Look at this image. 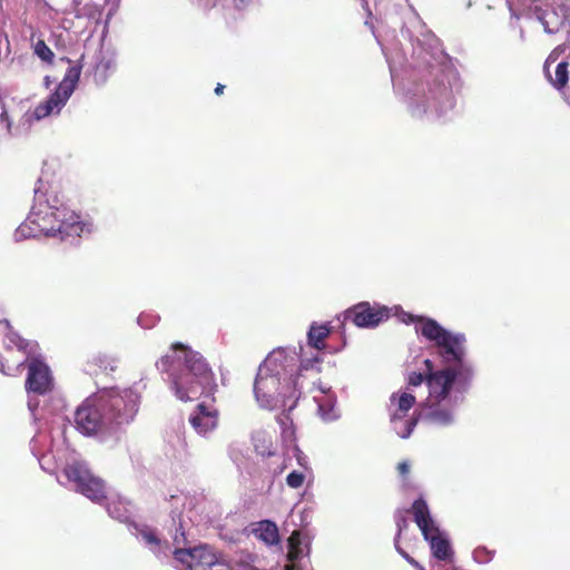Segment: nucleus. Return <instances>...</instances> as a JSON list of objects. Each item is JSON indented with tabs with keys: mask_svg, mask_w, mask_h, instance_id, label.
<instances>
[{
	"mask_svg": "<svg viewBox=\"0 0 570 570\" xmlns=\"http://www.w3.org/2000/svg\"><path fill=\"white\" fill-rule=\"evenodd\" d=\"M85 230L79 216L62 202L56 188L43 175L35 187V203L24 223L14 232L17 242L45 235L73 243Z\"/></svg>",
	"mask_w": 570,
	"mask_h": 570,
	"instance_id": "nucleus-1",
	"label": "nucleus"
},
{
	"mask_svg": "<svg viewBox=\"0 0 570 570\" xmlns=\"http://www.w3.org/2000/svg\"><path fill=\"white\" fill-rule=\"evenodd\" d=\"M139 399L132 389H111L87 397L75 412L76 429L88 436L107 434L134 420Z\"/></svg>",
	"mask_w": 570,
	"mask_h": 570,
	"instance_id": "nucleus-2",
	"label": "nucleus"
},
{
	"mask_svg": "<svg viewBox=\"0 0 570 570\" xmlns=\"http://www.w3.org/2000/svg\"><path fill=\"white\" fill-rule=\"evenodd\" d=\"M156 366L168 374L170 390L183 402L212 395L216 390L214 374L205 358L183 344L173 345L171 354L163 356Z\"/></svg>",
	"mask_w": 570,
	"mask_h": 570,
	"instance_id": "nucleus-3",
	"label": "nucleus"
},
{
	"mask_svg": "<svg viewBox=\"0 0 570 570\" xmlns=\"http://www.w3.org/2000/svg\"><path fill=\"white\" fill-rule=\"evenodd\" d=\"M170 541H161L156 532L142 527L138 529L137 537L149 548L158 559L174 557L175 567L179 570H207L217 563L215 551L207 544L193 547L187 539L180 515L173 517V525L168 530Z\"/></svg>",
	"mask_w": 570,
	"mask_h": 570,
	"instance_id": "nucleus-4",
	"label": "nucleus"
},
{
	"mask_svg": "<svg viewBox=\"0 0 570 570\" xmlns=\"http://www.w3.org/2000/svg\"><path fill=\"white\" fill-rule=\"evenodd\" d=\"M29 343L13 332L7 320L0 321V371L6 375H16L28 362L26 389L28 393L43 395L52 389L53 380L48 365L38 357H29L33 347L27 352Z\"/></svg>",
	"mask_w": 570,
	"mask_h": 570,
	"instance_id": "nucleus-5",
	"label": "nucleus"
},
{
	"mask_svg": "<svg viewBox=\"0 0 570 570\" xmlns=\"http://www.w3.org/2000/svg\"><path fill=\"white\" fill-rule=\"evenodd\" d=\"M63 475L72 482L76 490L94 502H105L108 514L120 521L128 522L131 517L130 503L120 497H108L104 482L94 476L82 462H73L63 469Z\"/></svg>",
	"mask_w": 570,
	"mask_h": 570,
	"instance_id": "nucleus-6",
	"label": "nucleus"
},
{
	"mask_svg": "<svg viewBox=\"0 0 570 570\" xmlns=\"http://www.w3.org/2000/svg\"><path fill=\"white\" fill-rule=\"evenodd\" d=\"M454 366H448L442 370H434V364L431 360H424V365L428 367L426 385L429 389L430 401L441 403L446 400L453 387L456 391L465 392L472 381V370L463 361H450Z\"/></svg>",
	"mask_w": 570,
	"mask_h": 570,
	"instance_id": "nucleus-7",
	"label": "nucleus"
},
{
	"mask_svg": "<svg viewBox=\"0 0 570 570\" xmlns=\"http://www.w3.org/2000/svg\"><path fill=\"white\" fill-rule=\"evenodd\" d=\"M410 512L429 543L432 557L444 566L452 564L455 559L454 549L448 535L433 521L425 500L422 498L414 500Z\"/></svg>",
	"mask_w": 570,
	"mask_h": 570,
	"instance_id": "nucleus-8",
	"label": "nucleus"
},
{
	"mask_svg": "<svg viewBox=\"0 0 570 570\" xmlns=\"http://www.w3.org/2000/svg\"><path fill=\"white\" fill-rule=\"evenodd\" d=\"M417 322L419 324L415 325L416 332L435 343L445 363L464 358L465 350L463 344L465 337L463 334L450 333L433 318L419 316Z\"/></svg>",
	"mask_w": 570,
	"mask_h": 570,
	"instance_id": "nucleus-9",
	"label": "nucleus"
},
{
	"mask_svg": "<svg viewBox=\"0 0 570 570\" xmlns=\"http://www.w3.org/2000/svg\"><path fill=\"white\" fill-rule=\"evenodd\" d=\"M281 353L269 354L258 367L254 382L256 401L263 409H274L279 395V375L284 368Z\"/></svg>",
	"mask_w": 570,
	"mask_h": 570,
	"instance_id": "nucleus-10",
	"label": "nucleus"
},
{
	"mask_svg": "<svg viewBox=\"0 0 570 570\" xmlns=\"http://www.w3.org/2000/svg\"><path fill=\"white\" fill-rule=\"evenodd\" d=\"M539 19L549 33L570 22V0H548L540 9Z\"/></svg>",
	"mask_w": 570,
	"mask_h": 570,
	"instance_id": "nucleus-11",
	"label": "nucleus"
},
{
	"mask_svg": "<svg viewBox=\"0 0 570 570\" xmlns=\"http://www.w3.org/2000/svg\"><path fill=\"white\" fill-rule=\"evenodd\" d=\"M389 316L386 307L371 306L367 302L358 303L345 312V320H351L358 327H374Z\"/></svg>",
	"mask_w": 570,
	"mask_h": 570,
	"instance_id": "nucleus-12",
	"label": "nucleus"
},
{
	"mask_svg": "<svg viewBox=\"0 0 570 570\" xmlns=\"http://www.w3.org/2000/svg\"><path fill=\"white\" fill-rule=\"evenodd\" d=\"M189 423L197 434L207 436L218 426V411L204 403H199L189 415Z\"/></svg>",
	"mask_w": 570,
	"mask_h": 570,
	"instance_id": "nucleus-13",
	"label": "nucleus"
},
{
	"mask_svg": "<svg viewBox=\"0 0 570 570\" xmlns=\"http://www.w3.org/2000/svg\"><path fill=\"white\" fill-rule=\"evenodd\" d=\"M69 98H63L59 90H55L45 101L40 102L31 114V118L41 120L48 116L57 115Z\"/></svg>",
	"mask_w": 570,
	"mask_h": 570,
	"instance_id": "nucleus-14",
	"label": "nucleus"
},
{
	"mask_svg": "<svg viewBox=\"0 0 570 570\" xmlns=\"http://www.w3.org/2000/svg\"><path fill=\"white\" fill-rule=\"evenodd\" d=\"M88 51L82 53L79 63L67 69L63 79L57 87V90H59L62 94L63 98H70L73 90L76 89V86L80 78L83 61L88 58Z\"/></svg>",
	"mask_w": 570,
	"mask_h": 570,
	"instance_id": "nucleus-15",
	"label": "nucleus"
},
{
	"mask_svg": "<svg viewBox=\"0 0 570 570\" xmlns=\"http://www.w3.org/2000/svg\"><path fill=\"white\" fill-rule=\"evenodd\" d=\"M252 533L266 546L279 543L278 527L271 520H263L252 524Z\"/></svg>",
	"mask_w": 570,
	"mask_h": 570,
	"instance_id": "nucleus-16",
	"label": "nucleus"
},
{
	"mask_svg": "<svg viewBox=\"0 0 570 570\" xmlns=\"http://www.w3.org/2000/svg\"><path fill=\"white\" fill-rule=\"evenodd\" d=\"M425 420L431 424L445 426L453 422V414L449 409L442 406L441 403L430 401Z\"/></svg>",
	"mask_w": 570,
	"mask_h": 570,
	"instance_id": "nucleus-17",
	"label": "nucleus"
},
{
	"mask_svg": "<svg viewBox=\"0 0 570 570\" xmlns=\"http://www.w3.org/2000/svg\"><path fill=\"white\" fill-rule=\"evenodd\" d=\"M110 63V60L105 58L101 45L98 43L92 57L90 58L91 71L96 82L102 83L106 81Z\"/></svg>",
	"mask_w": 570,
	"mask_h": 570,
	"instance_id": "nucleus-18",
	"label": "nucleus"
},
{
	"mask_svg": "<svg viewBox=\"0 0 570 570\" xmlns=\"http://www.w3.org/2000/svg\"><path fill=\"white\" fill-rule=\"evenodd\" d=\"M415 401V396L411 393L403 392L400 395L393 393L391 395V402H396L397 409L391 415V421L396 422L397 420H402L406 415V413L413 407Z\"/></svg>",
	"mask_w": 570,
	"mask_h": 570,
	"instance_id": "nucleus-19",
	"label": "nucleus"
},
{
	"mask_svg": "<svg viewBox=\"0 0 570 570\" xmlns=\"http://www.w3.org/2000/svg\"><path fill=\"white\" fill-rule=\"evenodd\" d=\"M228 455L239 471L247 468L248 446L245 440H234L228 446Z\"/></svg>",
	"mask_w": 570,
	"mask_h": 570,
	"instance_id": "nucleus-20",
	"label": "nucleus"
},
{
	"mask_svg": "<svg viewBox=\"0 0 570 570\" xmlns=\"http://www.w3.org/2000/svg\"><path fill=\"white\" fill-rule=\"evenodd\" d=\"M546 77L554 89L562 92L569 82V63L567 61L559 62L554 76L549 71V76Z\"/></svg>",
	"mask_w": 570,
	"mask_h": 570,
	"instance_id": "nucleus-21",
	"label": "nucleus"
},
{
	"mask_svg": "<svg viewBox=\"0 0 570 570\" xmlns=\"http://www.w3.org/2000/svg\"><path fill=\"white\" fill-rule=\"evenodd\" d=\"M331 328L327 325H311L307 333L308 345L316 348L323 350L325 347V338L330 335Z\"/></svg>",
	"mask_w": 570,
	"mask_h": 570,
	"instance_id": "nucleus-22",
	"label": "nucleus"
},
{
	"mask_svg": "<svg viewBox=\"0 0 570 570\" xmlns=\"http://www.w3.org/2000/svg\"><path fill=\"white\" fill-rule=\"evenodd\" d=\"M302 554L301 535L299 532L294 531L288 538V553L287 557L291 561L299 559Z\"/></svg>",
	"mask_w": 570,
	"mask_h": 570,
	"instance_id": "nucleus-23",
	"label": "nucleus"
},
{
	"mask_svg": "<svg viewBox=\"0 0 570 570\" xmlns=\"http://www.w3.org/2000/svg\"><path fill=\"white\" fill-rule=\"evenodd\" d=\"M33 50H35V53L42 61L51 62L53 60L55 55H53L52 50L46 45V42L43 40H38L35 43Z\"/></svg>",
	"mask_w": 570,
	"mask_h": 570,
	"instance_id": "nucleus-24",
	"label": "nucleus"
},
{
	"mask_svg": "<svg viewBox=\"0 0 570 570\" xmlns=\"http://www.w3.org/2000/svg\"><path fill=\"white\" fill-rule=\"evenodd\" d=\"M567 45L566 43H562V45H559L557 46L550 53L549 56L547 57L546 61H544V66H543V71H544V75L546 76H549V68H550V65H552L553 62H556L559 57L561 55H563L567 50Z\"/></svg>",
	"mask_w": 570,
	"mask_h": 570,
	"instance_id": "nucleus-25",
	"label": "nucleus"
},
{
	"mask_svg": "<svg viewBox=\"0 0 570 570\" xmlns=\"http://www.w3.org/2000/svg\"><path fill=\"white\" fill-rule=\"evenodd\" d=\"M92 363L96 364L101 370L114 371L116 368L117 361L114 357H110L106 354H97L92 357Z\"/></svg>",
	"mask_w": 570,
	"mask_h": 570,
	"instance_id": "nucleus-26",
	"label": "nucleus"
},
{
	"mask_svg": "<svg viewBox=\"0 0 570 570\" xmlns=\"http://www.w3.org/2000/svg\"><path fill=\"white\" fill-rule=\"evenodd\" d=\"M426 380H428V367H425V371L423 373L414 372V371L410 372L406 377L409 387L420 386L423 382L426 383Z\"/></svg>",
	"mask_w": 570,
	"mask_h": 570,
	"instance_id": "nucleus-27",
	"label": "nucleus"
},
{
	"mask_svg": "<svg viewBox=\"0 0 570 570\" xmlns=\"http://www.w3.org/2000/svg\"><path fill=\"white\" fill-rule=\"evenodd\" d=\"M304 480H305V475L304 473L302 472H298V471H292L287 476H286V483L289 488H293V489H298L303 485L304 483Z\"/></svg>",
	"mask_w": 570,
	"mask_h": 570,
	"instance_id": "nucleus-28",
	"label": "nucleus"
},
{
	"mask_svg": "<svg viewBox=\"0 0 570 570\" xmlns=\"http://www.w3.org/2000/svg\"><path fill=\"white\" fill-rule=\"evenodd\" d=\"M11 120L9 118L7 108L4 104L0 105V129L7 131L8 134L11 132Z\"/></svg>",
	"mask_w": 570,
	"mask_h": 570,
	"instance_id": "nucleus-29",
	"label": "nucleus"
},
{
	"mask_svg": "<svg viewBox=\"0 0 570 570\" xmlns=\"http://www.w3.org/2000/svg\"><path fill=\"white\" fill-rule=\"evenodd\" d=\"M419 420H420V415H414V416H412V417L406 422L404 430H403L402 432H400V433H399V434H400V436H401L402 439H407V438H410V435H411V434H412V432L414 431V429H415V426H416V424H417Z\"/></svg>",
	"mask_w": 570,
	"mask_h": 570,
	"instance_id": "nucleus-30",
	"label": "nucleus"
},
{
	"mask_svg": "<svg viewBox=\"0 0 570 570\" xmlns=\"http://www.w3.org/2000/svg\"><path fill=\"white\" fill-rule=\"evenodd\" d=\"M157 320H158V317H156V316H149V315L141 314L138 317V324L141 327L149 328L156 324Z\"/></svg>",
	"mask_w": 570,
	"mask_h": 570,
	"instance_id": "nucleus-31",
	"label": "nucleus"
},
{
	"mask_svg": "<svg viewBox=\"0 0 570 570\" xmlns=\"http://www.w3.org/2000/svg\"><path fill=\"white\" fill-rule=\"evenodd\" d=\"M399 552L415 569L425 570L424 567L421 563H419L413 557H411L407 552H405L404 550H401V549H399Z\"/></svg>",
	"mask_w": 570,
	"mask_h": 570,
	"instance_id": "nucleus-32",
	"label": "nucleus"
},
{
	"mask_svg": "<svg viewBox=\"0 0 570 570\" xmlns=\"http://www.w3.org/2000/svg\"><path fill=\"white\" fill-rule=\"evenodd\" d=\"M396 470L399 474L403 478H406L410 473V464L407 461H402L397 464Z\"/></svg>",
	"mask_w": 570,
	"mask_h": 570,
	"instance_id": "nucleus-33",
	"label": "nucleus"
},
{
	"mask_svg": "<svg viewBox=\"0 0 570 570\" xmlns=\"http://www.w3.org/2000/svg\"><path fill=\"white\" fill-rule=\"evenodd\" d=\"M249 0H233V3L237 10H246Z\"/></svg>",
	"mask_w": 570,
	"mask_h": 570,
	"instance_id": "nucleus-34",
	"label": "nucleus"
},
{
	"mask_svg": "<svg viewBox=\"0 0 570 570\" xmlns=\"http://www.w3.org/2000/svg\"><path fill=\"white\" fill-rule=\"evenodd\" d=\"M396 525L399 528V534H401L402 530L407 525L406 519L404 517L399 518L396 520Z\"/></svg>",
	"mask_w": 570,
	"mask_h": 570,
	"instance_id": "nucleus-35",
	"label": "nucleus"
},
{
	"mask_svg": "<svg viewBox=\"0 0 570 570\" xmlns=\"http://www.w3.org/2000/svg\"><path fill=\"white\" fill-rule=\"evenodd\" d=\"M28 407L33 413L36 411V409L38 407V402L35 401L32 397H30L28 401Z\"/></svg>",
	"mask_w": 570,
	"mask_h": 570,
	"instance_id": "nucleus-36",
	"label": "nucleus"
},
{
	"mask_svg": "<svg viewBox=\"0 0 570 570\" xmlns=\"http://www.w3.org/2000/svg\"><path fill=\"white\" fill-rule=\"evenodd\" d=\"M224 89H225V86L222 85V83H218L215 88V94L216 95H222L224 92Z\"/></svg>",
	"mask_w": 570,
	"mask_h": 570,
	"instance_id": "nucleus-37",
	"label": "nucleus"
},
{
	"mask_svg": "<svg viewBox=\"0 0 570 570\" xmlns=\"http://www.w3.org/2000/svg\"><path fill=\"white\" fill-rule=\"evenodd\" d=\"M259 453H261L262 455H265V454H267V455H272V454H273V451L268 448V450H267V451H261Z\"/></svg>",
	"mask_w": 570,
	"mask_h": 570,
	"instance_id": "nucleus-38",
	"label": "nucleus"
},
{
	"mask_svg": "<svg viewBox=\"0 0 570 570\" xmlns=\"http://www.w3.org/2000/svg\"><path fill=\"white\" fill-rule=\"evenodd\" d=\"M286 570H298L294 564L287 566Z\"/></svg>",
	"mask_w": 570,
	"mask_h": 570,
	"instance_id": "nucleus-39",
	"label": "nucleus"
},
{
	"mask_svg": "<svg viewBox=\"0 0 570 570\" xmlns=\"http://www.w3.org/2000/svg\"><path fill=\"white\" fill-rule=\"evenodd\" d=\"M49 83V77H46V85Z\"/></svg>",
	"mask_w": 570,
	"mask_h": 570,
	"instance_id": "nucleus-40",
	"label": "nucleus"
}]
</instances>
